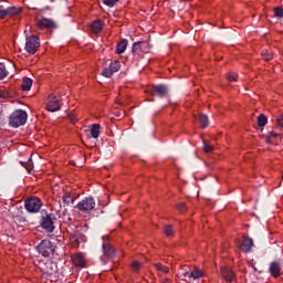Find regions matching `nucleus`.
Instances as JSON below:
<instances>
[{"label":"nucleus","instance_id":"obj_31","mask_svg":"<svg viewBox=\"0 0 283 283\" xmlns=\"http://www.w3.org/2000/svg\"><path fill=\"white\" fill-rule=\"evenodd\" d=\"M118 3V0H103L104 6H108V8H114Z\"/></svg>","mask_w":283,"mask_h":283},{"label":"nucleus","instance_id":"obj_39","mask_svg":"<svg viewBox=\"0 0 283 283\" xmlns=\"http://www.w3.org/2000/svg\"><path fill=\"white\" fill-rule=\"evenodd\" d=\"M276 122H277L279 127H283V115L279 116Z\"/></svg>","mask_w":283,"mask_h":283},{"label":"nucleus","instance_id":"obj_41","mask_svg":"<svg viewBox=\"0 0 283 283\" xmlns=\"http://www.w3.org/2000/svg\"><path fill=\"white\" fill-rule=\"evenodd\" d=\"M161 283H171V280H169V279H164V280L161 281Z\"/></svg>","mask_w":283,"mask_h":283},{"label":"nucleus","instance_id":"obj_42","mask_svg":"<svg viewBox=\"0 0 283 283\" xmlns=\"http://www.w3.org/2000/svg\"><path fill=\"white\" fill-rule=\"evenodd\" d=\"M71 120H72L73 124L76 123V119H71Z\"/></svg>","mask_w":283,"mask_h":283},{"label":"nucleus","instance_id":"obj_29","mask_svg":"<svg viewBox=\"0 0 283 283\" xmlns=\"http://www.w3.org/2000/svg\"><path fill=\"white\" fill-rule=\"evenodd\" d=\"M164 233L165 235H167L168 238L174 235V228L171 226H165L164 228Z\"/></svg>","mask_w":283,"mask_h":283},{"label":"nucleus","instance_id":"obj_30","mask_svg":"<svg viewBox=\"0 0 283 283\" xmlns=\"http://www.w3.org/2000/svg\"><path fill=\"white\" fill-rule=\"evenodd\" d=\"M268 138H277L279 140H281V138H282V135L281 134H279V133H276V132H274V130H270L269 133H268Z\"/></svg>","mask_w":283,"mask_h":283},{"label":"nucleus","instance_id":"obj_9","mask_svg":"<svg viewBox=\"0 0 283 283\" xmlns=\"http://www.w3.org/2000/svg\"><path fill=\"white\" fill-rule=\"evenodd\" d=\"M46 109L48 112H59V109H61V102L59 101V97L56 96L49 97Z\"/></svg>","mask_w":283,"mask_h":283},{"label":"nucleus","instance_id":"obj_12","mask_svg":"<svg viewBox=\"0 0 283 283\" xmlns=\"http://www.w3.org/2000/svg\"><path fill=\"white\" fill-rule=\"evenodd\" d=\"M38 28L40 30H45L46 28H56V23H54L51 19L42 18L38 20Z\"/></svg>","mask_w":283,"mask_h":283},{"label":"nucleus","instance_id":"obj_32","mask_svg":"<svg viewBox=\"0 0 283 283\" xmlns=\"http://www.w3.org/2000/svg\"><path fill=\"white\" fill-rule=\"evenodd\" d=\"M203 151L206 154H211V151H213V146H211L210 144H207V142H203Z\"/></svg>","mask_w":283,"mask_h":283},{"label":"nucleus","instance_id":"obj_14","mask_svg":"<svg viewBox=\"0 0 283 283\" xmlns=\"http://www.w3.org/2000/svg\"><path fill=\"white\" fill-rule=\"evenodd\" d=\"M282 272V264L280 262H272L270 264V273L273 275V277H280V273Z\"/></svg>","mask_w":283,"mask_h":283},{"label":"nucleus","instance_id":"obj_33","mask_svg":"<svg viewBox=\"0 0 283 283\" xmlns=\"http://www.w3.org/2000/svg\"><path fill=\"white\" fill-rule=\"evenodd\" d=\"M140 266H142V263L138 262V261H134V262L132 263V270H133L135 273H137V271L140 270Z\"/></svg>","mask_w":283,"mask_h":283},{"label":"nucleus","instance_id":"obj_13","mask_svg":"<svg viewBox=\"0 0 283 283\" xmlns=\"http://www.w3.org/2000/svg\"><path fill=\"white\" fill-rule=\"evenodd\" d=\"M240 249L244 253H249L251 249H253V239L251 238H243L242 242L240 243Z\"/></svg>","mask_w":283,"mask_h":283},{"label":"nucleus","instance_id":"obj_38","mask_svg":"<svg viewBox=\"0 0 283 283\" xmlns=\"http://www.w3.org/2000/svg\"><path fill=\"white\" fill-rule=\"evenodd\" d=\"M177 209L180 211V213H185L187 211V206L181 202L177 206Z\"/></svg>","mask_w":283,"mask_h":283},{"label":"nucleus","instance_id":"obj_25","mask_svg":"<svg viewBox=\"0 0 283 283\" xmlns=\"http://www.w3.org/2000/svg\"><path fill=\"white\" fill-rule=\"evenodd\" d=\"M108 67H109V69L112 70V72L115 74V72H118V70H120V62L114 61V62H112V63L109 64Z\"/></svg>","mask_w":283,"mask_h":283},{"label":"nucleus","instance_id":"obj_34","mask_svg":"<svg viewBox=\"0 0 283 283\" xmlns=\"http://www.w3.org/2000/svg\"><path fill=\"white\" fill-rule=\"evenodd\" d=\"M8 17V9H6L3 6H0V19H6Z\"/></svg>","mask_w":283,"mask_h":283},{"label":"nucleus","instance_id":"obj_19","mask_svg":"<svg viewBox=\"0 0 283 283\" xmlns=\"http://www.w3.org/2000/svg\"><path fill=\"white\" fill-rule=\"evenodd\" d=\"M23 92H30L32 90V78L30 77H24L22 80V85H21Z\"/></svg>","mask_w":283,"mask_h":283},{"label":"nucleus","instance_id":"obj_27","mask_svg":"<svg viewBox=\"0 0 283 283\" xmlns=\"http://www.w3.org/2000/svg\"><path fill=\"white\" fill-rule=\"evenodd\" d=\"M102 74L106 77V78H112V76L114 75V71H112V69L108 66L106 69L103 70Z\"/></svg>","mask_w":283,"mask_h":283},{"label":"nucleus","instance_id":"obj_18","mask_svg":"<svg viewBox=\"0 0 283 283\" xmlns=\"http://www.w3.org/2000/svg\"><path fill=\"white\" fill-rule=\"evenodd\" d=\"M21 12H23V10L19 7L7 8V17H17V15L21 14Z\"/></svg>","mask_w":283,"mask_h":283},{"label":"nucleus","instance_id":"obj_16","mask_svg":"<svg viewBox=\"0 0 283 283\" xmlns=\"http://www.w3.org/2000/svg\"><path fill=\"white\" fill-rule=\"evenodd\" d=\"M91 31L94 34H99L103 31V22L101 20H96L91 24Z\"/></svg>","mask_w":283,"mask_h":283},{"label":"nucleus","instance_id":"obj_15","mask_svg":"<svg viewBox=\"0 0 283 283\" xmlns=\"http://www.w3.org/2000/svg\"><path fill=\"white\" fill-rule=\"evenodd\" d=\"M221 275H222L223 280H226L227 282H233V280L235 277V274L233 273L231 268L221 269Z\"/></svg>","mask_w":283,"mask_h":283},{"label":"nucleus","instance_id":"obj_7","mask_svg":"<svg viewBox=\"0 0 283 283\" xmlns=\"http://www.w3.org/2000/svg\"><path fill=\"white\" fill-rule=\"evenodd\" d=\"M103 253L104 255L101 256V261L103 262V264H107V261L112 260V258L116 255V251L114 250L112 244H108V243L103 244Z\"/></svg>","mask_w":283,"mask_h":283},{"label":"nucleus","instance_id":"obj_37","mask_svg":"<svg viewBox=\"0 0 283 283\" xmlns=\"http://www.w3.org/2000/svg\"><path fill=\"white\" fill-rule=\"evenodd\" d=\"M228 81L233 82V81H238V74L231 72L228 74Z\"/></svg>","mask_w":283,"mask_h":283},{"label":"nucleus","instance_id":"obj_35","mask_svg":"<svg viewBox=\"0 0 283 283\" xmlns=\"http://www.w3.org/2000/svg\"><path fill=\"white\" fill-rule=\"evenodd\" d=\"M142 46H143V43L140 42L134 43L132 49L133 54H136V52H138V50H140Z\"/></svg>","mask_w":283,"mask_h":283},{"label":"nucleus","instance_id":"obj_10","mask_svg":"<svg viewBox=\"0 0 283 283\" xmlns=\"http://www.w3.org/2000/svg\"><path fill=\"white\" fill-rule=\"evenodd\" d=\"M205 272L198 269L192 270L189 272H179V277H192V280H200V277H203Z\"/></svg>","mask_w":283,"mask_h":283},{"label":"nucleus","instance_id":"obj_28","mask_svg":"<svg viewBox=\"0 0 283 283\" xmlns=\"http://www.w3.org/2000/svg\"><path fill=\"white\" fill-rule=\"evenodd\" d=\"M6 76H8V70H6L3 64H0V81H3Z\"/></svg>","mask_w":283,"mask_h":283},{"label":"nucleus","instance_id":"obj_21","mask_svg":"<svg viewBox=\"0 0 283 283\" xmlns=\"http://www.w3.org/2000/svg\"><path fill=\"white\" fill-rule=\"evenodd\" d=\"M125 50H127V40H122L116 46V52L123 54Z\"/></svg>","mask_w":283,"mask_h":283},{"label":"nucleus","instance_id":"obj_6","mask_svg":"<svg viewBox=\"0 0 283 283\" xmlns=\"http://www.w3.org/2000/svg\"><path fill=\"white\" fill-rule=\"evenodd\" d=\"M96 207V201L92 197H87L77 203L78 211H92Z\"/></svg>","mask_w":283,"mask_h":283},{"label":"nucleus","instance_id":"obj_2","mask_svg":"<svg viewBox=\"0 0 283 283\" xmlns=\"http://www.w3.org/2000/svg\"><path fill=\"white\" fill-rule=\"evenodd\" d=\"M28 123V113L23 109L14 111L9 117V125L11 127H21Z\"/></svg>","mask_w":283,"mask_h":283},{"label":"nucleus","instance_id":"obj_22","mask_svg":"<svg viewBox=\"0 0 283 283\" xmlns=\"http://www.w3.org/2000/svg\"><path fill=\"white\" fill-rule=\"evenodd\" d=\"M155 269L158 271L159 275H163V273H169V268L160 264V263H155Z\"/></svg>","mask_w":283,"mask_h":283},{"label":"nucleus","instance_id":"obj_24","mask_svg":"<svg viewBox=\"0 0 283 283\" xmlns=\"http://www.w3.org/2000/svg\"><path fill=\"white\" fill-rule=\"evenodd\" d=\"M269 123V119L266 118V116H264V114H260L258 116V125L259 127H264V125H266Z\"/></svg>","mask_w":283,"mask_h":283},{"label":"nucleus","instance_id":"obj_11","mask_svg":"<svg viewBox=\"0 0 283 283\" xmlns=\"http://www.w3.org/2000/svg\"><path fill=\"white\" fill-rule=\"evenodd\" d=\"M72 262L74 266H81L82 269L87 264V260H85V256L82 253L74 254L72 256Z\"/></svg>","mask_w":283,"mask_h":283},{"label":"nucleus","instance_id":"obj_5","mask_svg":"<svg viewBox=\"0 0 283 283\" xmlns=\"http://www.w3.org/2000/svg\"><path fill=\"white\" fill-rule=\"evenodd\" d=\"M38 251L43 258H50V255L54 254V245H52V242L50 240H43L38 245Z\"/></svg>","mask_w":283,"mask_h":283},{"label":"nucleus","instance_id":"obj_40","mask_svg":"<svg viewBox=\"0 0 283 283\" xmlns=\"http://www.w3.org/2000/svg\"><path fill=\"white\" fill-rule=\"evenodd\" d=\"M63 201L66 202V205H70V197L64 196V197H63Z\"/></svg>","mask_w":283,"mask_h":283},{"label":"nucleus","instance_id":"obj_36","mask_svg":"<svg viewBox=\"0 0 283 283\" xmlns=\"http://www.w3.org/2000/svg\"><path fill=\"white\" fill-rule=\"evenodd\" d=\"M262 57L264 59V61H271L273 59V53L271 52L262 53Z\"/></svg>","mask_w":283,"mask_h":283},{"label":"nucleus","instance_id":"obj_23","mask_svg":"<svg viewBox=\"0 0 283 283\" xmlns=\"http://www.w3.org/2000/svg\"><path fill=\"white\" fill-rule=\"evenodd\" d=\"M199 122H200V125L201 127H209V117L205 114H200L199 115Z\"/></svg>","mask_w":283,"mask_h":283},{"label":"nucleus","instance_id":"obj_20","mask_svg":"<svg viewBox=\"0 0 283 283\" xmlns=\"http://www.w3.org/2000/svg\"><path fill=\"white\" fill-rule=\"evenodd\" d=\"M91 135H92V138H98V136H101V125L93 124L91 126Z\"/></svg>","mask_w":283,"mask_h":283},{"label":"nucleus","instance_id":"obj_8","mask_svg":"<svg viewBox=\"0 0 283 283\" xmlns=\"http://www.w3.org/2000/svg\"><path fill=\"white\" fill-rule=\"evenodd\" d=\"M42 229H45L49 231V233H52L54 231V214H46L42 218Z\"/></svg>","mask_w":283,"mask_h":283},{"label":"nucleus","instance_id":"obj_1","mask_svg":"<svg viewBox=\"0 0 283 283\" xmlns=\"http://www.w3.org/2000/svg\"><path fill=\"white\" fill-rule=\"evenodd\" d=\"M39 269L42 272L43 277H51V282H56V277L59 275V269L56 263L52 260L46 259L39 262Z\"/></svg>","mask_w":283,"mask_h":283},{"label":"nucleus","instance_id":"obj_4","mask_svg":"<svg viewBox=\"0 0 283 283\" xmlns=\"http://www.w3.org/2000/svg\"><path fill=\"white\" fill-rule=\"evenodd\" d=\"M25 209L29 213H39L41 211V207H43V202L39 197H32L25 200Z\"/></svg>","mask_w":283,"mask_h":283},{"label":"nucleus","instance_id":"obj_17","mask_svg":"<svg viewBox=\"0 0 283 283\" xmlns=\"http://www.w3.org/2000/svg\"><path fill=\"white\" fill-rule=\"evenodd\" d=\"M153 94H159V96H165L167 94V86L164 84L153 86Z\"/></svg>","mask_w":283,"mask_h":283},{"label":"nucleus","instance_id":"obj_43","mask_svg":"<svg viewBox=\"0 0 283 283\" xmlns=\"http://www.w3.org/2000/svg\"><path fill=\"white\" fill-rule=\"evenodd\" d=\"M27 33H28V29L24 30V34H27Z\"/></svg>","mask_w":283,"mask_h":283},{"label":"nucleus","instance_id":"obj_26","mask_svg":"<svg viewBox=\"0 0 283 283\" xmlns=\"http://www.w3.org/2000/svg\"><path fill=\"white\" fill-rule=\"evenodd\" d=\"M274 12V17H276V19H283V9L282 7H275L273 9Z\"/></svg>","mask_w":283,"mask_h":283},{"label":"nucleus","instance_id":"obj_3","mask_svg":"<svg viewBox=\"0 0 283 283\" xmlns=\"http://www.w3.org/2000/svg\"><path fill=\"white\" fill-rule=\"evenodd\" d=\"M41 48V41L39 40V36L31 35L27 38L24 50L28 52V54H36V50Z\"/></svg>","mask_w":283,"mask_h":283}]
</instances>
